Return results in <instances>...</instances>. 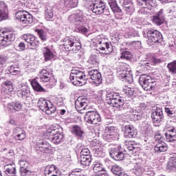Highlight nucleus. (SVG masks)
<instances>
[{
	"label": "nucleus",
	"mask_w": 176,
	"mask_h": 176,
	"mask_svg": "<svg viewBox=\"0 0 176 176\" xmlns=\"http://www.w3.org/2000/svg\"><path fill=\"white\" fill-rule=\"evenodd\" d=\"M153 23L157 25H162L164 23V16H163V10H160L158 13L153 16Z\"/></svg>",
	"instance_id": "obj_32"
},
{
	"label": "nucleus",
	"mask_w": 176,
	"mask_h": 176,
	"mask_svg": "<svg viewBox=\"0 0 176 176\" xmlns=\"http://www.w3.org/2000/svg\"><path fill=\"white\" fill-rule=\"evenodd\" d=\"M23 108V104L19 101L12 102L8 104V109H14V111H21Z\"/></svg>",
	"instance_id": "obj_38"
},
{
	"label": "nucleus",
	"mask_w": 176,
	"mask_h": 176,
	"mask_svg": "<svg viewBox=\"0 0 176 176\" xmlns=\"http://www.w3.org/2000/svg\"><path fill=\"white\" fill-rule=\"evenodd\" d=\"M155 140H158L160 142L155 146V153H162V152H166L168 149L167 144L162 140V135H156Z\"/></svg>",
	"instance_id": "obj_19"
},
{
	"label": "nucleus",
	"mask_w": 176,
	"mask_h": 176,
	"mask_svg": "<svg viewBox=\"0 0 176 176\" xmlns=\"http://www.w3.org/2000/svg\"><path fill=\"white\" fill-rule=\"evenodd\" d=\"M147 43L152 46L154 43H162L163 42V35L156 30H149L146 33Z\"/></svg>",
	"instance_id": "obj_6"
},
{
	"label": "nucleus",
	"mask_w": 176,
	"mask_h": 176,
	"mask_svg": "<svg viewBox=\"0 0 176 176\" xmlns=\"http://www.w3.org/2000/svg\"><path fill=\"white\" fill-rule=\"evenodd\" d=\"M10 74H11V75H16L17 76H20V75H21V72L20 71V69L14 70V68H13V65H12L10 69Z\"/></svg>",
	"instance_id": "obj_57"
},
{
	"label": "nucleus",
	"mask_w": 176,
	"mask_h": 176,
	"mask_svg": "<svg viewBox=\"0 0 176 176\" xmlns=\"http://www.w3.org/2000/svg\"><path fill=\"white\" fill-rule=\"evenodd\" d=\"M111 171L115 175L122 176L124 174L123 168L118 165H113L111 168Z\"/></svg>",
	"instance_id": "obj_39"
},
{
	"label": "nucleus",
	"mask_w": 176,
	"mask_h": 176,
	"mask_svg": "<svg viewBox=\"0 0 176 176\" xmlns=\"http://www.w3.org/2000/svg\"><path fill=\"white\" fill-rule=\"evenodd\" d=\"M8 19V6L4 1H0V21Z\"/></svg>",
	"instance_id": "obj_30"
},
{
	"label": "nucleus",
	"mask_w": 176,
	"mask_h": 176,
	"mask_svg": "<svg viewBox=\"0 0 176 176\" xmlns=\"http://www.w3.org/2000/svg\"><path fill=\"white\" fill-rule=\"evenodd\" d=\"M80 163L82 166H90L91 163V157L90 155L87 156H80Z\"/></svg>",
	"instance_id": "obj_46"
},
{
	"label": "nucleus",
	"mask_w": 176,
	"mask_h": 176,
	"mask_svg": "<svg viewBox=\"0 0 176 176\" xmlns=\"http://www.w3.org/2000/svg\"><path fill=\"white\" fill-rule=\"evenodd\" d=\"M167 67L171 74H176V60L168 63Z\"/></svg>",
	"instance_id": "obj_54"
},
{
	"label": "nucleus",
	"mask_w": 176,
	"mask_h": 176,
	"mask_svg": "<svg viewBox=\"0 0 176 176\" xmlns=\"http://www.w3.org/2000/svg\"><path fill=\"white\" fill-rule=\"evenodd\" d=\"M117 76L119 79H124L128 83H133L134 82L131 71L124 69L123 67L117 72Z\"/></svg>",
	"instance_id": "obj_14"
},
{
	"label": "nucleus",
	"mask_w": 176,
	"mask_h": 176,
	"mask_svg": "<svg viewBox=\"0 0 176 176\" xmlns=\"http://www.w3.org/2000/svg\"><path fill=\"white\" fill-rule=\"evenodd\" d=\"M137 2L139 6H142L143 9L140 12L143 14H148L149 10L156 6V0H137Z\"/></svg>",
	"instance_id": "obj_11"
},
{
	"label": "nucleus",
	"mask_w": 176,
	"mask_h": 176,
	"mask_svg": "<svg viewBox=\"0 0 176 176\" xmlns=\"http://www.w3.org/2000/svg\"><path fill=\"white\" fill-rule=\"evenodd\" d=\"M124 152H126V151L122 148L120 145L111 147L109 149L110 156L117 162H120V160L124 159Z\"/></svg>",
	"instance_id": "obj_10"
},
{
	"label": "nucleus",
	"mask_w": 176,
	"mask_h": 176,
	"mask_svg": "<svg viewBox=\"0 0 176 176\" xmlns=\"http://www.w3.org/2000/svg\"><path fill=\"white\" fill-rule=\"evenodd\" d=\"M146 60L140 64L142 65L143 67H149L151 64H157V59H156L155 57L152 56V54H148L146 56Z\"/></svg>",
	"instance_id": "obj_31"
},
{
	"label": "nucleus",
	"mask_w": 176,
	"mask_h": 176,
	"mask_svg": "<svg viewBox=\"0 0 176 176\" xmlns=\"http://www.w3.org/2000/svg\"><path fill=\"white\" fill-rule=\"evenodd\" d=\"M23 39L27 43H30V46L35 47L39 45V41L38 38L32 34H25L23 35Z\"/></svg>",
	"instance_id": "obj_26"
},
{
	"label": "nucleus",
	"mask_w": 176,
	"mask_h": 176,
	"mask_svg": "<svg viewBox=\"0 0 176 176\" xmlns=\"http://www.w3.org/2000/svg\"><path fill=\"white\" fill-rule=\"evenodd\" d=\"M90 63L93 64L94 65H97L98 63V59H97L96 56H93L90 58Z\"/></svg>",
	"instance_id": "obj_60"
},
{
	"label": "nucleus",
	"mask_w": 176,
	"mask_h": 176,
	"mask_svg": "<svg viewBox=\"0 0 176 176\" xmlns=\"http://www.w3.org/2000/svg\"><path fill=\"white\" fill-rule=\"evenodd\" d=\"M69 79L70 82H72V85H74V86H83L86 85V80H87L86 74L78 69L72 70Z\"/></svg>",
	"instance_id": "obj_3"
},
{
	"label": "nucleus",
	"mask_w": 176,
	"mask_h": 176,
	"mask_svg": "<svg viewBox=\"0 0 176 176\" xmlns=\"http://www.w3.org/2000/svg\"><path fill=\"white\" fill-rule=\"evenodd\" d=\"M122 131H124V138H135L137 137V129H135L133 125H125L122 128Z\"/></svg>",
	"instance_id": "obj_17"
},
{
	"label": "nucleus",
	"mask_w": 176,
	"mask_h": 176,
	"mask_svg": "<svg viewBox=\"0 0 176 176\" xmlns=\"http://www.w3.org/2000/svg\"><path fill=\"white\" fill-rule=\"evenodd\" d=\"M96 46L103 54H110V53L113 52L112 44H111V42H109L108 38L98 36L96 37Z\"/></svg>",
	"instance_id": "obj_5"
},
{
	"label": "nucleus",
	"mask_w": 176,
	"mask_h": 176,
	"mask_svg": "<svg viewBox=\"0 0 176 176\" xmlns=\"http://www.w3.org/2000/svg\"><path fill=\"white\" fill-rule=\"evenodd\" d=\"M90 144L91 146H93L94 148H96V146H97L98 145H100V140L97 139H94L93 140L91 141Z\"/></svg>",
	"instance_id": "obj_62"
},
{
	"label": "nucleus",
	"mask_w": 176,
	"mask_h": 176,
	"mask_svg": "<svg viewBox=\"0 0 176 176\" xmlns=\"http://www.w3.org/2000/svg\"><path fill=\"white\" fill-rule=\"evenodd\" d=\"M92 152L93 153H94L95 156L96 157H101V154L102 153V152H101V150H100V148L98 147H94L92 148Z\"/></svg>",
	"instance_id": "obj_59"
},
{
	"label": "nucleus",
	"mask_w": 176,
	"mask_h": 176,
	"mask_svg": "<svg viewBox=\"0 0 176 176\" xmlns=\"http://www.w3.org/2000/svg\"><path fill=\"white\" fill-rule=\"evenodd\" d=\"M12 134L15 141H24L25 140V131L20 126L14 128Z\"/></svg>",
	"instance_id": "obj_22"
},
{
	"label": "nucleus",
	"mask_w": 176,
	"mask_h": 176,
	"mask_svg": "<svg viewBox=\"0 0 176 176\" xmlns=\"http://www.w3.org/2000/svg\"><path fill=\"white\" fill-rule=\"evenodd\" d=\"M106 101L107 104L110 105V107H113L117 108L120 111H127L129 112V116L133 122H137V120H141L144 118V111L140 109H131L127 104L124 103V100L121 99V98L116 95L113 92H107L106 94Z\"/></svg>",
	"instance_id": "obj_1"
},
{
	"label": "nucleus",
	"mask_w": 176,
	"mask_h": 176,
	"mask_svg": "<svg viewBox=\"0 0 176 176\" xmlns=\"http://www.w3.org/2000/svg\"><path fill=\"white\" fill-rule=\"evenodd\" d=\"M120 58L130 61L131 60V53L129 51L123 50L121 53Z\"/></svg>",
	"instance_id": "obj_52"
},
{
	"label": "nucleus",
	"mask_w": 176,
	"mask_h": 176,
	"mask_svg": "<svg viewBox=\"0 0 176 176\" xmlns=\"http://www.w3.org/2000/svg\"><path fill=\"white\" fill-rule=\"evenodd\" d=\"M85 120L89 124H98L101 122V116L97 111H88L85 116Z\"/></svg>",
	"instance_id": "obj_12"
},
{
	"label": "nucleus",
	"mask_w": 176,
	"mask_h": 176,
	"mask_svg": "<svg viewBox=\"0 0 176 176\" xmlns=\"http://www.w3.org/2000/svg\"><path fill=\"white\" fill-rule=\"evenodd\" d=\"M93 168H94V173H100L101 171L106 172L105 169L104 168V167L102 166V165L101 164V163L98 162H95L93 164Z\"/></svg>",
	"instance_id": "obj_45"
},
{
	"label": "nucleus",
	"mask_w": 176,
	"mask_h": 176,
	"mask_svg": "<svg viewBox=\"0 0 176 176\" xmlns=\"http://www.w3.org/2000/svg\"><path fill=\"white\" fill-rule=\"evenodd\" d=\"M123 93L126 97H135L137 96L135 89L129 87H125L123 89Z\"/></svg>",
	"instance_id": "obj_36"
},
{
	"label": "nucleus",
	"mask_w": 176,
	"mask_h": 176,
	"mask_svg": "<svg viewBox=\"0 0 176 176\" xmlns=\"http://www.w3.org/2000/svg\"><path fill=\"white\" fill-rule=\"evenodd\" d=\"M64 6L66 8H76L78 6V3H79L78 0H63Z\"/></svg>",
	"instance_id": "obj_42"
},
{
	"label": "nucleus",
	"mask_w": 176,
	"mask_h": 176,
	"mask_svg": "<svg viewBox=\"0 0 176 176\" xmlns=\"http://www.w3.org/2000/svg\"><path fill=\"white\" fill-rule=\"evenodd\" d=\"M88 74L94 83L100 85L102 82V76L97 69H91L88 72Z\"/></svg>",
	"instance_id": "obj_20"
},
{
	"label": "nucleus",
	"mask_w": 176,
	"mask_h": 176,
	"mask_svg": "<svg viewBox=\"0 0 176 176\" xmlns=\"http://www.w3.org/2000/svg\"><path fill=\"white\" fill-rule=\"evenodd\" d=\"M54 104L58 107H63L64 105V99L61 97H56L54 98Z\"/></svg>",
	"instance_id": "obj_56"
},
{
	"label": "nucleus",
	"mask_w": 176,
	"mask_h": 176,
	"mask_svg": "<svg viewBox=\"0 0 176 176\" xmlns=\"http://www.w3.org/2000/svg\"><path fill=\"white\" fill-rule=\"evenodd\" d=\"M133 4H131V3H129V7H126L125 10H126V12H127L128 13H130V12H133Z\"/></svg>",
	"instance_id": "obj_64"
},
{
	"label": "nucleus",
	"mask_w": 176,
	"mask_h": 176,
	"mask_svg": "<svg viewBox=\"0 0 176 176\" xmlns=\"http://www.w3.org/2000/svg\"><path fill=\"white\" fill-rule=\"evenodd\" d=\"M16 96L25 101L31 100V91L27 85H21L17 88Z\"/></svg>",
	"instance_id": "obj_13"
},
{
	"label": "nucleus",
	"mask_w": 176,
	"mask_h": 176,
	"mask_svg": "<svg viewBox=\"0 0 176 176\" xmlns=\"http://www.w3.org/2000/svg\"><path fill=\"white\" fill-rule=\"evenodd\" d=\"M75 107L76 111L82 113V111L87 109V102L85 99L80 100V98H78L75 102Z\"/></svg>",
	"instance_id": "obj_28"
},
{
	"label": "nucleus",
	"mask_w": 176,
	"mask_h": 176,
	"mask_svg": "<svg viewBox=\"0 0 176 176\" xmlns=\"http://www.w3.org/2000/svg\"><path fill=\"white\" fill-rule=\"evenodd\" d=\"M31 85L33 87L34 90H35L36 91H43V93L46 91V90H45V89H43V87L41 86V84L38 82V80H36V79H34L31 82Z\"/></svg>",
	"instance_id": "obj_41"
},
{
	"label": "nucleus",
	"mask_w": 176,
	"mask_h": 176,
	"mask_svg": "<svg viewBox=\"0 0 176 176\" xmlns=\"http://www.w3.org/2000/svg\"><path fill=\"white\" fill-rule=\"evenodd\" d=\"M139 83L146 91H151L155 89L156 84L152 77L143 74L139 78Z\"/></svg>",
	"instance_id": "obj_7"
},
{
	"label": "nucleus",
	"mask_w": 176,
	"mask_h": 176,
	"mask_svg": "<svg viewBox=\"0 0 176 176\" xmlns=\"http://www.w3.org/2000/svg\"><path fill=\"white\" fill-rule=\"evenodd\" d=\"M16 38V35L10 32L3 31L0 34V49L9 46Z\"/></svg>",
	"instance_id": "obj_9"
},
{
	"label": "nucleus",
	"mask_w": 176,
	"mask_h": 176,
	"mask_svg": "<svg viewBox=\"0 0 176 176\" xmlns=\"http://www.w3.org/2000/svg\"><path fill=\"white\" fill-rule=\"evenodd\" d=\"M165 112L170 118L176 119V113L175 111H174V109H170L169 107H165Z\"/></svg>",
	"instance_id": "obj_51"
},
{
	"label": "nucleus",
	"mask_w": 176,
	"mask_h": 176,
	"mask_svg": "<svg viewBox=\"0 0 176 176\" xmlns=\"http://www.w3.org/2000/svg\"><path fill=\"white\" fill-rule=\"evenodd\" d=\"M27 12H28L25 10H19L16 12L15 17L19 21L23 23V21H24V19L26 17Z\"/></svg>",
	"instance_id": "obj_44"
},
{
	"label": "nucleus",
	"mask_w": 176,
	"mask_h": 176,
	"mask_svg": "<svg viewBox=\"0 0 176 176\" xmlns=\"http://www.w3.org/2000/svg\"><path fill=\"white\" fill-rule=\"evenodd\" d=\"M72 133L76 137H83V134H85V132L83 130H82V128L78 125H74L72 128Z\"/></svg>",
	"instance_id": "obj_37"
},
{
	"label": "nucleus",
	"mask_w": 176,
	"mask_h": 176,
	"mask_svg": "<svg viewBox=\"0 0 176 176\" xmlns=\"http://www.w3.org/2000/svg\"><path fill=\"white\" fill-rule=\"evenodd\" d=\"M49 105L43 112H45L47 115H52V113H54L56 112V107L53 105L50 102H49Z\"/></svg>",
	"instance_id": "obj_47"
},
{
	"label": "nucleus",
	"mask_w": 176,
	"mask_h": 176,
	"mask_svg": "<svg viewBox=\"0 0 176 176\" xmlns=\"http://www.w3.org/2000/svg\"><path fill=\"white\" fill-rule=\"evenodd\" d=\"M166 140L168 142L176 141V131L174 127L168 128L165 133Z\"/></svg>",
	"instance_id": "obj_27"
},
{
	"label": "nucleus",
	"mask_w": 176,
	"mask_h": 176,
	"mask_svg": "<svg viewBox=\"0 0 176 176\" xmlns=\"http://www.w3.org/2000/svg\"><path fill=\"white\" fill-rule=\"evenodd\" d=\"M63 47L66 52H72V53H78L82 45L80 43L77 42L74 37H67L63 41Z\"/></svg>",
	"instance_id": "obj_4"
},
{
	"label": "nucleus",
	"mask_w": 176,
	"mask_h": 176,
	"mask_svg": "<svg viewBox=\"0 0 176 176\" xmlns=\"http://www.w3.org/2000/svg\"><path fill=\"white\" fill-rule=\"evenodd\" d=\"M83 12L80 10L76 11L75 14H72L68 17V21L76 25V30L77 32H81V34H87V28L83 26L85 24V19L82 16Z\"/></svg>",
	"instance_id": "obj_2"
},
{
	"label": "nucleus",
	"mask_w": 176,
	"mask_h": 176,
	"mask_svg": "<svg viewBox=\"0 0 176 176\" xmlns=\"http://www.w3.org/2000/svg\"><path fill=\"white\" fill-rule=\"evenodd\" d=\"M80 156H90V150H89L87 148H82L80 151Z\"/></svg>",
	"instance_id": "obj_58"
},
{
	"label": "nucleus",
	"mask_w": 176,
	"mask_h": 176,
	"mask_svg": "<svg viewBox=\"0 0 176 176\" xmlns=\"http://www.w3.org/2000/svg\"><path fill=\"white\" fill-rule=\"evenodd\" d=\"M151 118L154 123H160L163 118H164V116H163V109L157 107L155 109L153 110Z\"/></svg>",
	"instance_id": "obj_25"
},
{
	"label": "nucleus",
	"mask_w": 176,
	"mask_h": 176,
	"mask_svg": "<svg viewBox=\"0 0 176 176\" xmlns=\"http://www.w3.org/2000/svg\"><path fill=\"white\" fill-rule=\"evenodd\" d=\"M134 173L135 175L141 176L144 173H145V169L144 168V167L141 166V165H139L135 167Z\"/></svg>",
	"instance_id": "obj_53"
},
{
	"label": "nucleus",
	"mask_w": 176,
	"mask_h": 176,
	"mask_svg": "<svg viewBox=\"0 0 176 176\" xmlns=\"http://www.w3.org/2000/svg\"><path fill=\"white\" fill-rule=\"evenodd\" d=\"M37 152L42 153H52V146L49 142L44 140H39L36 142Z\"/></svg>",
	"instance_id": "obj_15"
},
{
	"label": "nucleus",
	"mask_w": 176,
	"mask_h": 176,
	"mask_svg": "<svg viewBox=\"0 0 176 176\" xmlns=\"http://www.w3.org/2000/svg\"><path fill=\"white\" fill-rule=\"evenodd\" d=\"M45 15L47 19H53V17H54V12L53 11V8L52 7H47L45 10Z\"/></svg>",
	"instance_id": "obj_48"
},
{
	"label": "nucleus",
	"mask_w": 176,
	"mask_h": 176,
	"mask_svg": "<svg viewBox=\"0 0 176 176\" xmlns=\"http://www.w3.org/2000/svg\"><path fill=\"white\" fill-rule=\"evenodd\" d=\"M42 52L44 56L45 61H50L55 57L54 52L50 50L49 47H45L42 49Z\"/></svg>",
	"instance_id": "obj_29"
},
{
	"label": "nucleus",
	"mask_w": 176,
	"mask_h": 176,
	"mask_svg": "<svg viewBox=\"0 0 176 176\" xmlns=\"http://www.w3.org/2000/svg\"><path fill=\"white\" fill-rule=\"evenodd\" d=\"M27 12H28L25 10H19L16 12L15 17L19 21L23 23V21H24V19L26 17Z\"/></svg>",
	"instance_id": "obj_43"
},
{
	"label": "nucleus",
	"mask_w": 176,
	"mask_h": 176,
	"mask_svg": "<svg viewBox=\"0 0 176 176\" xmlns=\"http://www.w3.org/2000/svg\"><path fill=\"white\" fill-rule=\"evenodd\" d=\"M20 166V171L21 176H27L31 175V170H30V163L24 160H20L19 162Z\"/></svg>",
	"instance_id": "obj_24"
},
{
	"label": "nucleus",
	"mask_w": 176,
	"mask_h": 176,
	"mask_svg": "<svg viewBox=\"0 0 176 176\" xmlns=\"http://www.w3.org/2000/svg\"><path fill=\"white\" fill-rule=\"evenodd\" d=\"M34 19L32 17V15L30 14V12H26V16H25V19H23V21L22 22L23 24H32L33 23Z\"/></svg>",
	"instance_id": "obj_49"
},
{
	"label": "nucleus",
	"mask_w": 176,
	"mask_h": 176,
	"mask_svg": "<svg viewBox=\"0 0 176 176\" xmlns=\"http://www.w3.org/2000/svg\"><path fill=\"white\" fill-rule=\"evenodd\" d=\"M3 85L6 89H8L10 91H13V90H14V85H13V82L9 80H6Z\"/></svg>",
	"instance_id": "obj_50"
},
{
	"label": "nucleus",
	"mask_w": 176,
	"mask_h": 176,
	"mask_svg": "<svg viewBox=\"0 0 176 176\" xmlns=\"http://www.w3.org/2000/svg\"><path fill=\"white\" fill-rule=\"evenodd\" d=\"M49 101L47 100H45L43 98H41L38 99V101L37 102V105L43 112L46 109V108L48 107Z\"/></svg>",
	"instance_id": "obj_40"
},
{
	"label": "nucleus",
	"mask_w": 176,
	"mask_h": 176,
	"mask_svg": "<svg viewBox=\"0 0 176 176\" xmlns=\"http://www.w3.org/2000/svg\"><path fill=\"white\" fill-rule=\"evenodd\" d=\"M37 34L39 36V38L41 39V41H46L47 39V36H46V32H45V30H36Z\"/></svg>",
	"instance_id": "obj_55"
},
{
	"label": "nucleus",
	"mask_w": 176,
	"mask_h": 176,
	"mask_svg": "<svg viewBox=\"0 0 176 176\" xmlns=\"http://www.w3.org/2000/svg\"><path fill=\"white\" fill-rule=\"evenodd\" d=\"M109 5L113 13L115 14L116 19H120L123 16V11L119 6H118V3L115 0L109 1Z\"/></svg>",
	"instance_id": "obj_21"
},
{
	"label": "nucleus",
	"mask_w": 176,
	"mask_h": 176,
	"mask_svg": "<svg viewBox=\"0 0 176 176\" xmlns=\"http://www.w3.org/2000/svg\"><path fill=\"white\" fill-rule=\"evenodd\" d=\"M52 76H53V74L50 72L43 69L40 72L38 79L43 85V83H49L52 79Z\"/></svg>",
	"instance_id": "obj_23"
},
{
	"label": "nucleus",
	"mask_w": 176,
	"mask_h": 176,
	"mask_svg": "<svg viewBox=\"0 0 176 176\" xmlns=\"http://www.w3.org/2000/svg\"><path fill=\"white\" fill-rule=\"evenodd\" d=\"M47 133L50 137H54L58 134H63V128L61 126L54 127L48 129Z\"/></svg>",
	"instance_id": "obj_34"
},
{
	"label": "nucleus",
	"mask_w": 176,
	"mask_h": 176,
	"mask_svg": "<svg viewBox=\"0 0 176 176\" xmlns=\"http://www.w3.org/2000/svg\"><path fill=\"white\" fill-rule=\"evenodd\" d=\"M6 63V56L0 55V65H3Z\"/></svg>",
	"instance_id": "obj_63"
},
{
	"label": "nucleus",
	"mask_w": 176,
	"mask_h": 176,
	"mask_svg": "<svg viewBox=\"0 0 176 176\" xmlns=\"http://www.w3.org/2000/svg\"><path fill=\"white\" fill-rule=\"evenodd\" d=\"M5 176H17V170H16V168L12 166V165H6V170L4 171Z\"/></svg>",
	"instance_id": "obj_33"
},
{
	"label": "nucleus",
	"mask_w": 176,
	"mask_h": 176,
	"mask_svg": "<svg viewBox=\"0 0 176 176\" xmlns=\"http://www.w3.org/2000/svg\"><path fill=\"white\" fill-rule=\"evenodd\" d=\"M125 152L129 153L130 155H134L137 152V149H138V144L135 141L133 140H124Z\"/></svg>",
	"instance_id": "obj_18"
},
{
	"label": "nucleus",
	"mask_w": 176,
	"mask_h": 176,
	"mask_svg": "<svg viewBox=\"0 0 176 176\" xmlns=\"http://www.w3.org/2000/svg\"><path fill=\"white\" fill-rule=\"evenodd\" d=\"M106 3L101 0H96L91 5V9L95 14H102L104 9H105Z\"/></svg>",
	"instance_id": "obj_16"
},
{
	"label": "nucleus",
	"mask_w": 176,
	"mask_h": 176,
	"mask_svg": "<svg viewBox=\"0 0 176 176\" xmlns=\"http://www.w3.org/2000/svg\"><path fill=\"white\" fill-rule=\"evenodd\" d=\"M64 134L60 133L58 135H55V136H52L50 138V140L53 144H55V145H58V144H61L63 141H64Z\"/></svg>",
	"instance_id": "obj_35"
},
{
	"label": "nucleus",
	"mask_w": 176,
	"mask_h": 176,
	"mask_svg": "<svg viewBox=\"0 0 176 176\" xmlns=\"http://www.w3.org/2000/svg\"><path fill=\"white\" fill-rule=\"evenodd\" d=\"M17 47H18V50L19 52H23V51L25 50V44L23 42H21L18 45Z\"/></svg>",
	"instance_id": "obj_61"
},
{
	"label": "nucleus",
	"mask_w": 176,
	"mask_h": 176,
	"mask_svg": "<svg viewBox=\"0 0 176 176\" xmlns=\"http://www.w3.org/2000/svg\"><path fill=\"white\" fill-rule=\"evenodd\" d=\"M103 139L107 142L119 140V129L115 126H106Z\"/></svg>",
	"instance_id": "obj_8"
}]
</instances>
